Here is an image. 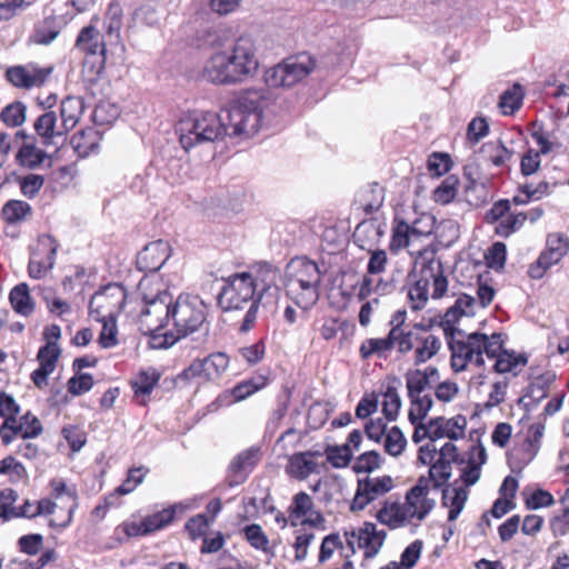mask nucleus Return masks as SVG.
Segmentation results:
<instances>
[{
    "instance_id": "obj_1",
    "label": "nucleus",
    "mask_w": 569,
    "mask_h": 569,
    "mask_svg": "<svg viewBox=\"0 0 569 569\" xmlns=\"http://www.w3.org/2000/svg\"><path fill=\"white\" fill-rule=\"evenodd\" d=\"M269 100V91L264 88L246 89L236 94L216 114L222 133L230 137L246 138L257 133L261 124L262 109ZM219 134H221V131L216 130V138Z\"/></svg>"
},
{
    "instance_id": "obj_2",
    "label": "nucleus",
    "mask_w": 569,
    "mask_h": 569,
    "mask_svg": "<svg viewBox=\"0 0 569 569\" xmlns=\"http://www.w3.org/2000/svg\"><path fill=\"white\" fill-rule=\"evenodd\" d=\"M501 333H485L475 331L465 333L457 340L452 332L447 333V345L450 350V366L455 372H462L468 365L478 368L485 366L483 355L488 358H496L502 349Z\"/></svg>"
},
{
    "instance_id": "obj_3",
    "label": "nucleus",
    "mask_w": 569,
    "mask_h": 569,
    "mask_svg": "<svg viewBox=\"0 0 569 569\" xmlns=\"http://www.w3.org/2000/svg\"><path fill=\"white\" fill-rule=\"evenodd\" d=\"M321 271L318 264L306 258L290 260L286 268V293L299 308H312L320 296Z\"/></svg>"
},
{
    "instance_id": "obj_4",
    "label": "nucleus",
    "mask_w": 569,
    "mask_h": 569,
    "mask_svg": "<svg viewBox=\"0 0 569 569\" xmlns=\"http://www.w3.org/2000/svg\"><path fill=\"white\" fill-rule=\"evenodd\" d=\"M259 67L252 39L240 37L226 50H218L216 40V81L236 83L252 76Z\"/></svg>"
},
{
    "instance_id": "obj_5",
    "label": "nucleus",
    "mask_w": 569,
    "mask_h": 569,
    "mask_svg": "<svg viewBox=\"0 0 569 569\" xmlns=\"http://www.w3.org/2000/svg\"><path fill=\"white\" fill-rule=\"evenodd\" d=\"M221 279L223 280V286L216 297L217 303L222 310L221 320L241 326L242 317L240 319H232L231 316L241 312L247 306L249 308L258 298L257 291L252 287L250 274L248 272H236L227 278L222 276Z\"/></svg>"
},
{
    "instance_id": "obj_6",
    "label": "nucleus",
    "mask_w": 569,
    "mask_h": 569,
    "mask_svg": "<svg viewBox=\"0 0 569 569\" xmlns=\"http://www.w3.org/2000/svg\"><path fill=\"white\" fill-rule=\"evenodd\" d=\"M207 306L199 296H179L171 307V321L173 332H166L164 341H160L158 347L168 348L178 339L197 331L204 322Z\"/></svg>"
},
{
    "instance_id": "obj_7",
    "label": "nucleus",
    "mask_w": 569,
    "mask_h": 569,
    "mask_svg": "<svg viewBox=\"0 0 569 569\" xmlns=\"http://www.w3.org/2000/svg\"><path fill=\"white\" fill-rule=\"evenodd\" d=\"M144 306L140 311V326L147 333L151 335L152 346L159 348L160 341H164L166 332L162 329L171 321V307L173 306L171 295L163 290L158 291L149 298L143 296Z\"/></svg>"
},
{
    "instance_id": "obj_8",
    "label": "nucleus",
    "mask_w": 569,
    "mask_h": 569,
    "mask_svg": "<svg viewBox=\"0 0 569 569\" xmlns=\"http://www.w3.org/2000/svg\"><path fill=\"white\" fill-rule=\"evenodd\" d=\"M433 322L430 319L428 322L413 323L398 343V351L401 355H406L411 350L415 351L413 361L417 366L426 363L433 358L441 348L439 337L431 332Z\"/></svg>"
},
{
    "instance_id": "obj_9",
    "label": "nucleus",
    "mask_w": 569,
    "mask_h": 569,
    "mask_svg": "<svg viewBox=\"0 0 569 569\" xmlns=\"http://www.w3.org/2000/svg\"><path fill=\"white\" fill-rule=\"evenodd\" d=\"M313 68L315 62L309 56L291 57L266 70L264 83L269 88H290L307 78Z\"/></svg>"
},
{
    "instance_id": "obj_10",
    "label": "nucleus",
    "mask_w": 569,
    "mask_h": 569,
    "mask_svg": "<svg viewBox=\"0 0 569 569\" xmlns=\"http://www.w3.org/2000/svg\"><path fill=\"white\" fill-rule=\"evenodd\" d=\"M247 272L250 274L252 287H254L258 298L242 316L241 326H239V331L241 332H248L253 328L259 307L266 293L276 284L277 279V268L269 262H260Z\"/></svg>"
},
{
    "instance_id": "obj_11",
    "label": "nucleus",
    "mask_w": 569,
    "mask_h": 569,
    "mask_svg": "<svg viewBox=\"0 0 569 569\" xmlns=\"http://www.w3.org/2000/svg\"><path fill=\"white\" fill-rule=\"evenodd\" d=\"M127 291L120 283H108L90 299L89 315L94 320L117 318L126 303Z\"/></svg>"
},
{
    "instance_id": "obj_12",
    "label": "nucleus",
    "mask_w": 569,
    "mask_h": 569,
    "mask_svg": "<svg viewBox=\"0 0 569 569\" xmlns=\"http://www.w3.org/2000/svg\"><path fill=\"white\" fill-rule=\"evenodd\" d=\"M437 247L427 246L418 251L415 266L419 269V278H427L432 281V299L442 298L448 290V279L443 273L442 262L436 258Z\"/></svg>"
},
{
    "instance_id": "obj_13",
    "label": "nucleus",
    "mask_w": 569,
    "mask_h": 569,
    "mask_svg": "<svg viewBox=\"0 0 569 569\" xmlns=\"http://www.w3.org/2000/svg\"><path fill=\"white\" fill-rule=\"evenodd\" d=\"M437 247L427 246L418 251L415 266L419 269V278H427L432 281V299L442 298L448 290V279L443 273L442 262L436 258Z\"/></svg>"
},
{
    "instance_id": "obj_14",
    "label": "nucleus",
    "mask_w": 569,
    "mask_h": 569,
    "mask_svg": "<svg viewBox=\"0 0 569 569\" xmlns=\"http://www.w3.org/2000/svg\"><path fill=\"white\" fill-rule=\"evenodd\" d=\"M213 117L210 112L206 114H189L181 119L177 126L182 147L188 150L196 143L212 141Z\"/></svg>"
},
{
    "instance_id": "obj_15",
    "label": "nucleus",
    "mask_w": 569,
    "mask_h": 569,
    "mask_svg": "<svg viewBox=\"0 0 569 569\" xmlns=\"http://www.w3.org/2000/svg\"><path fill=\"white\" fill-rule=\"evenodd\" d=\"M33 129L37 140L41 146L49 149L52 148L57 152L67 140V130L62 124H58L57 114L54 111H46L40 114L34 123Z\"/></svg>"
},
{
    "instance_id": "obj_16",
    "label": "nucleus",
    "mask_w": 569,
    "mask_h": 569,
    "mask_svg": "<svg viewBox=\"0 0 569 569\" xmlns=\"http://www.w3.org/2000/svg\"><path fill=\"white\" fill-rule=\"evenodd\" d=\"M262 451L259 446H252L239 452L230 462L226 482L229 487L243 483L261 460Z\"/></svg>"
},
{
    "instance_id": "obj_17",
    "label": "nucleus",
    "mask_w": 569,
    "mask_h": 569,
    "mask_svg": "<svg viewBox=\"0 0 569 569\" xmlns=\"http://www.w3.org/2000/svg\"><path fill=\"white\" fill-rule=\"evenodd\" d=\"M53 72V67H39L36 63L10 67L6 72L7 80L20 89L43 86Z\"/></svg>"
},
{
    "instance_id": "obj_18",
    "label": "nucleus",
    "mask_w": 569,
    "mask_h": 569,
    "mask_svg": "<svg viewBox=\"0 0 569 569\" xmlns=\"http://www.w3.org/2000/svg\"><path fill=\"white\" fill-rule=\"evenodd\" d=\"M393 488V480L390 476L378 478H365L358 480L356 496L351 503V510H363L370 502L383 496Z\"/></svg>"
},
{
    "instance_id": "obj_19",
    "label": "nucleus",
    "mask_w": 569,
    "mask_h": 569,
    "mask_svg": "<svg viewBox=\"0 0 569 569\" xmlns=\"http://www.w3.org/2000/svg\"><path fill=\"white\" fill-rule=\"evenodd\" d=\"M346 537L352 553H355L353 543L357 538L359 548L365 549V557L367 559H371L376 557L382 547L386 532L383 530H377L376 525L372 522H365L358 535L355 531H351L346 532Z\"/></svg>"
},
{
    "instance_id": "obj_20",
    "label": "nucleus",
    "mask_w": 569,
    "mask_h": 569,
    "mask_svg": "<svg viewBox=\"0 0 569 569\" xmlns=\"http://www.w3.org/2000/svg\"><path fill=\"white\" fill-rule=\"evenodd\" d=\"M171 248L164 240L148 243L137 256V268L143 272L158 271L170 258Z\"/></svg>"
},
{
    "instance_id": "obj_21",
    "label": "nucleus",
    "mask_w": 569,
    "mask_h": 569,
    "mask_svg": "<svg viewBox=\"0 0 569 569\" xmlns=\"http://www.w3.org/2000/svg\"><path fill=\"white\" fill-rule=\"evenodd\" d=\"M475 305L476 299L472 296L463 293L456 300L455 305L446 311L439 322L446 338L448 332H452L456 340L465 336L466 332L462 329L456 328L455 322L458 321L461 316L473 315Z\"/></svg>"
},
{
    "instance_id": "obj_22",
    "label": "nucleus",
    "mask_w": 569,
    "mask_h": 569,
    "mask_svg": "<svg viewBox=\"0 0 569 569\" xmlns=\"http://www.w3.org/2000/svg\"><path fill=\"white\" fill-rule=\"evenodd\" d=\"M429 425L432 435V442L442 438L458 440L465 436L467 419L462 415H457L449 419L445 417H436L429 420Z\"/></svg>"
},
{
    "instance_id": "obj_23",
    "label": "nucleus",
    "mask_w": 569,
    "mask_h": 569,
    "mask_svg": "<svg viewBox=\"0 0 569 569\" xmlns=\"http://www.w3.org/2000/svg\"><path fill=\"white\" fill-rule=\"evenodd\" d=\"M178 509L183 511V506L173 505L151 516H148L139 525L133 523L129 528L128 533L133 536H146L153 531L160 530L173 520Z\"/></svg>"
},
{
    "instance_id": "obj_24",
    "label": "nucleus",
    "mask_w": 569,
    "mask_h": 569,
    "mask_svg": "<svg viewBox=\"0 0 569 569\" xmlns=\"http://www.w3.org/2000/svg\"><path fill=\"white\" fill-rule=\"evenodd\" d=\"M178 509L183 511V506L173 505L151 516H148L139 525L133 523L129 528L128 533L133 536H146L153 531L160 530L173 520Z\"/></svg>"
},
{
    "instance_id": "obj_25",
    "label": "nucleus",
    "mask_w": 569,
    "mask_h": 569,
    "mask_svg": "<svg viewBox=\"0 0 569 569\" xmlns=\"http://www.w3.org/2000/svg\"><path fill=\"white\" fill-rule=\"evenodd\" d=\"M59 244L58 242L49 234H42L38 240V250H48L46 261L37 260V253L33 252L32 258L30 259L28 271L29 276L34 279H40L43 273L52 269L56 262V256L58 251Z\"/></svg>"
},
{
    "instance_id": "obj_26",
    "label": "nucleus",
    "mask_w": 569,
    "mask_h": 569,
    "mask_svg": "<svg viewBox=\"0 0 569 569\" xmlns=\"http://www.w3.org/2000/svg\"><path fill=\"white\" fill-rule=\"evenodd\" d=\"M556 378L557 376L553 371H546L536 377L527 387L525 396L518 400V403L522 405L526 411L529 412L531 410L530 403L525 402V398H530L532 407H536L548 396V390Z\"/></svg>"
},
{
    "instance_id": "obj_27",
    "label": "nucleus",
    "mask_w": 569,
    "mask_h": 569,
    "mask_svg": "<svg viewBox=\"0 0 569 569\" xmlns=\"http://www.w3.org/2000/svg\"><path fill=\"white\" fill-rule=\"evenodd\" d=\"M395 346L398 347V339H396V331L393 330L389 331L385 338L366 339L360 346L359 353L362 359H369L372 356L386 359Z\"/></svg>"
},
{
    "instance_id": "obj_28",
    "label": "nucleus",
    "mask_w": 569,
    "mask_h": 569,
    "mask_svg": "<svg viewBox=\"0 0 569 569\" xmlns=\"http://www.w3.org/2000/svg\"><path fill=\"white\" fill-rule=\"evenodd\" d=\"M411 518L403 503L398 501H385L382 508L377 512V520L390 529L403 527Z\"/></svg>"
},
{
    "instance_id": "obj_29",
    "label": "nucleus",
    "mask_w": 569,
    "mask_h": 569,
    "mask_svg": "<svg viewBox=\"0 0 569 569\" xmlns=\"http://www.w3.org/2000/svg\"><path fill=\"white\" fill-rule=\"evenodd\" d=\"M320 456L319 452L305 451L293 453L288 461L287 472L299 480L307 479L313 472H317V462L313 457Z\"/></svg>"
},
{
    "instance_id": "obj_30",
    "label": "nucleus",
    "mask_w": 569,
    "mask_h": 569,
    "mask_svg": "<svg viewBox=\"0 0 569 569\" xmlns=\"http://www.w3.org/2000/svg\"><path fill=\"white\" fill-rule=\"evenodd\" d=\"M76 47L88 54H99L102 58L106 56V43L102 36L92 24L81 29L76 41Z\"/></svg>"
},
{
    "instance_id": "obj_31",
    "label": "nucleus",
    "mask_w": 569,
    "mask_h": 569,
    "mask_svg": "<svg viewBox=\"0 0 569 569\" xmlns=\"http://www.w3.org/2000/svg\"><path fill=\"white\" fill-rule=\"evenodd\" d=\"M49 158L48 152L39 148L37 142L22 143L16 154L17 162L30 170L39 168Z\"/></svg>"
},
{
    "instance_id": "obj_32",
    "label": "nucleus",
    "mask_w": 569,
    "mask_h": 569,
    "mask_svg": "<svg viewBox=\"0 0 569 569\" xmlns=\"http://www.w3.org/2000/svg\"><path fill=\"white\" fill-rule=\"evenodd\" d=\"M467 499L468 492L462 487H446L442 490V506L449 508V521H455L459 517L463 510Z\"/></svg>"
},
{
    "instance_id": "obj_33",
    "label": "nucleus",
    "mask_w": 569,
    "mask_h": 569,
    "mask_svg": "<svg viewBox=\"0 0 569 569\" xmlns=\"http://www.w3.org/2000/svg\"><path fill=\"white\" fill-rule=\"evenodd\" d=\"M197 21L201 20L208 26L203 29V36L200 33L197 36V46L213 48V40L211 39V16L213 12V0H198L194 3Z\"/></svg>"
},
{
    "instance_id": "obj_34",
    "label": "nucleus",
    "mask_w": 569,
    "mask_h": 569,
    "mask_svg": "<svg viewBox=\"0 0 569 569\" xmlns=\"http://www.w3.org/2000/svg\"><path fill=\"white\" fill-rule=\"evenodd\" d=\"M186 531L192 540L203 537L201 551L203 553L213 552V538L206 537L209 528L208 519L203 515H198L189 519L184 526Z\"/></svg>"
},
{
    "instance_id": "obj_35",
    "label": "nucleus",
    "mask_w": 569,
    "mask_h": 569,
    "mask_svg": "<svg viewBox=\"0 0 569 569\" xmlns=\"http://www.w3.org/2000/svg\"><path fill=\"white\" fill-rule=\"evenodd\" d=\"M82 113V101L76 97H67L60 104V117L62 127L69 132L78 123Z\"/></svg>"
},
{
    "instance_id": "obj_36",
    "label": "nucleus",
    "mask_w": 569,
    "mask_h": 569,
    "mask_svg": "<svg viewBox=\"0 0 569 569\" xmlns=\"http://www.w3.org/2000/svg\"><path fill=\"white\" fill-rule=\"evenodd\" d=\"M13 310L22 316H29L33 311V303L29 295L27 283H19L13 287L9 295Z\"/></svg>"
},
{
    "instance_id": "obj_37",
    "label": "nucleus",
    "mask_w": 569,
    "mask_h": 569,
    "mask_svg": "<svg viewBox=\"0 0 569 569\" xmlns=\"http://www.w3.org/2000/svg\"><path fill=\"white\" fill-rule=\"evenodd\" d=\"M432 283L427 278H419L408 289V300L410 308L415 311L421 310L428 302L429 299V287Z\"/></svg>"
},
{
    "instance_id": "obj_38",
    "label": "nucleus",
    "mask_w": 569,
    "mask_h": 569,
    "mask_svg": "<svg viewBox=\"0 0 569 569\" xmlns=\"http://www.w3.org/2000/svg\"><path fill=\"white\" fill-rule=\"evenodd\" d=\"M562 257L559 256L557 250L545 249L538 257L535 263L530 264L528 274L531 279H541L547 270L553 264H557Z\"/></svg>"
},
{
    "instance_id": "obj_39",
    "label": "nucleus",
    "mask_w": 569,
    "mask_h": 569,
    "mask_svg": "<svg viewBox=\"0 0 569 569\" xmlns=\"http://www.w3.org/2000/svg\"><path fill=\"white\" fill-rule=\"evenodd\" d=\"M213 369L212 356L209 355L203 359L194 360L188 369L183 371L187 379H198V383L209 382L211 379V371Z\"/></svg>"
},
{
    "instance_id": "obj_40",
    "label": "nucleus",
    "mask_w": 569,
    "mask_h": 569,
    "mask_svg": "<svg viewBox=\"0 0 569 569\" xmlns=\"http://www.w3.org/2000/svg\"><path fill=\"white\" fill-rule=\"evenodd\" d=\"M522 99V88L520 84L515 83L511 88L501 93L498 106L503 114H512L521 108Z\"/></svg>"
},
{
    "instance_id": "obj_41",
    "label": "nucleus",
    "mask_w": 569,
    "mask_h": 569,
    "mask_svg": "<svg viewBox=\"0 0 569 569\" xmlns=\"http://www.w3.org/2000/svg\"><path fill=\"white\" fill-rule=\"evenodd\" d=\"M122 9L119 3H110L104 18V29L111 41L120 40V30L122 26Z\"/></svg>"
},
{
    "instance_id": "obj_42",
    "label": "nucleus",
    "mask_w": 569,
    "mask_h": 569,
    "mask_svg": "<svg viewBox=\"0 0 569 569\" xmlns=\"http://www.w3.org/2000/svg\"><path fill=\"white\" fill-rule=\"evenodd\" d=\"M31 212V206L22 200H9L2 208V217L9 224L26 220Z\"/></svg>"
},
{
    "instance_id": "obj_43",
    "label": "nucleus",
    "mask_w": 569,
    "mask_h": 569,
    "mask_svg": "<svg viewBox=\"0 0 569 569\" xmlns=\"http://www.w3.org/2000/svg\"><path fill=\"white\" fill-rule=\"evenodd\" d=\"M411 401V408L408 413L409 421L411 425H416L418 421H422L430 409L432 408L433 400L430 395H417L413 398H409Z\"/></svg>"
},
{
    "instance_id": "obj_44",
    "label": "nucleus",
    "mask_w": 569,
    "mask_h": 569,
    "mask_svg": "<svg viewBox=\"0 0 569 569\" xmlns=\"http://www.w3.org/2000/svg\"><path fill=\"white\" fill-rule=\"evenodd\" d=\"M268 385V378L266 376H257L250 379L243 380L237 383L233 389V395L236 396V400L242 401L253 395L254 392L261 390Z\"/></svg>"
},
{
    "instance_id": "obj_45",
    "label": "nucleus",
    "mask_w": 569,
    "mask_h": 569,
    "mask_svg": "<svg viewBox=\"0 0 569 569\" xmlns=\"http://www.w3.org/2000/svg\"><path fill=\"white\" fill-rule=\"evenodd\" d=\"M70 143L77 152V154L81 158L88 157L98 148L96 141V133L93 131H90L88 133L84 131L74 133L71 137Z\"/></svg>"
},
{
    "instance_id": "obj_46",
    "label": "nucleus",
    "mask_w": 569,
    "mask_h": 569,
    "mask_svg": "<svg viewBox=\"0 0 569 569\" xmlns=\"http://www.w3.org/2000/svg\"><path fill=\"white\" fill-rule=\"evenodd\" d=\"M27 107L21 101H13L6 106L1 113L0 119L9 127H19L26 121Z\"/></svg>"
},
{
    "instance_id": "obj_47",
    "label": "nucleus",
    "mask_w": 569,
    "mask_h": 569,
    "mask_svg": "<svg viewBox=\"0 0 569 569\" xmlns=\"http://www.w3.org/2000/svg\"><path fill=\"white\" fill-rule=\"evenodd\" d=\"M527 220L526 212L505 216L496 226L495 232L501 238H508L519 230Z\"/></svg>"
},
{
    "instance_id": "obj_48",
    "label": "nucleus",
    "mask_w": 569,
    "mask_h": 569,
    "mask_svg": "<svg viewBox=\"0 0 569 569\" xmlns=\"http://www.w3.org/2000/svg\"><path fill=\"white\" fill-rule=\"evenodd\" d=\"M382 463L381 455L376 450H370L357 457L352 465V470L356 473H370L380 468Z\"/></svg>"
},
{
    "instance_id": "obj_49",
    "label": "nucleus",
    "mask_w": 569,
    "mask_h": 569,
    "mask_svg": "<svg viewBox=\"0 0 569 569\" xmlns=\"http://www.w3.org/2000/svg\"><path fill=\"white\" fill-rule=\"evenodd\" d=\"M383 446L386 452L392 457H398L403 452L407 446V439L399 427L393 426L390 428L386 433Z\"/></svg>"
},
{
    "instance_id": "obj_50",
    "label": "nucleus",
    "mask_w": 569,
    "mask_h": 569,
    "mask_svg": "<svg viewBox=\"0 0 569 569\" xmlns=\"http://www.w3.org/2000/svg\"><path fill=\"white\" fill-rule=\"evenodd\" d=\"M326 456L328 462H330L333 468H345L352 459V451L349 443H343L341 446H328L326 449Z\"/></svg>"
},
{
    "instance_id": "obj_51",
    "label": "nucleus",
    "mask_w": 569,
    "mask_h": 569,
    "mask_svg": "<svg viewBox=\"0 0 569 569\" xmlns=\"http://www.w3.org/2000/svg\"><path fill=\"white\" fill-rule=\"evenodd\" d=\"M482 150L488 154L489 161L495 167H502L510 160L512 152L501 142H487L483 144Z\"/></svg>"
},
{
    "instance_id": "obj_52",
    "label": "nucleus",
    "mask_w": 569,
    "mask_h": 569,
    "mask_svg": "<svg viewBox=\"0 0 569 569\" xmlns=\"http://www.w3.org/2000/svg\"><path fill=\"white\" fill-rule=\"evenodd\" d=\"M160 379V373L156 369L141 371L132 382V389L136 395H149Z\"/></svg>"
},
{
    "instance_id": "obj_53",
    "label": "nucleus",
    "mask_w": 569,
    "mask_h": 569,
    "mask_svg": "<svg viewBox=\"0 0 569 569\" xmlns=\"http://www.w3.org/2000/svg\"><path fill=\"white\" fill-rule=\"evenodd\" d=\"M401 408V399L398 390L393 386H388L383 392L382 412L387 420L393 421L397 419Z\"/></svg>"
},
{
    "instance_id": "obj_54",
    "label": "nucleus",
    "mask_w": 569,
    "mask_h": 569,
    "mask_svg": "<svg viewBox=\"0 0 569 569\" xmlns=\"http://www.w3.org/2000/svg\"><path fill=\"white\" fill-rule=\"evenodd\" d=\"M452 463L437 458L429 468V479L435 489L441 488L451 477Z\"/></svg>"
},
{
    "instance_id": "obj_55",
    "label": "nucleus",
    "mask_w": 569,
    "mask_h": 569,
    "mask_svg": "<svg viewBox=\"0 0 569 569\" xmlns=\"http://www.w3.org/2000/svg\"><path fill=\"white\" fill-rule=\"evenodd\" d=\"M148 472L149 469L144 466L131 468L128 471L124 481L116 489V492L119 495H128L132 492L140 483H142Z\"/></svg>"
},
{
    "instance_id": "obj_56",
    "label": "nucleus",
    "mask_w": 569,
    "mask_h": 569,
    "mask_svg": "<svg viewBox=\"0 0 569 569\" xmlns=\"http://www.w3.org/2000/svg\"><path fill=\"white\" fill-rule=\"evenodd\" d=\"M406 387L408 397L413 398L417 395H421L429 387V383L426 375L420 369H416L406 373Z\"/></svg>"
},
{
    "instance_id": "obj_57",
    "label": "nucleus",
    "mask_w": 569,
    "mask_h": 569,
    "mask_svg": "<svg viewBox=\"0 0 569 569\" xmlns=\"http://www.w3.org/2000/svg\"><path fill=\"white\" fill-rule=\"evenodd\" d=\"M117 318H107L103 320H97L102 323V329L99 335V343L102 348H112L118 345L117 338Z\"/></svg>"
},
{
    "instance_id": "obj_58",
    "label": "nucleus",
    "mask_w": 569,
    "mask_h": 569,
    "mask_svg": "<svg viewBox=\"0 0 569 569\" xmlns=\"http://www.w3.org/2000/svg\"><path fill=\"white\" fill-rule=\"evenodd\" d=\"M451 169V159L448 153L435 152L428 159V170L431 176L441 177Z\"/></svg>"
},
{
    "instance_id": "obj_59",
    "label": "nucleus",
    "mask_w": 569,
    "mask_h": 569,
    "mask_svg": "<svg viewBox=\"0 0 569 569\" xmlns=\"http://www.w3.org/2000/svg\"><path fill=\"white\" fill-rule=\"evenodd\" d=\"M44 184V177L41 174L30 173L19 180L20 190L27 198H34Z\"/></svg>"
},
{
    "instance_id": "obj_60",
    "label": "nucleus",
    "mask_w": 569,
    "mask_h": 569,
    "mask_svg": "<svg viewBox=\"0 0 569 569\" xmlns=\"http://www.w3.org/2000/svg\"><path fill=\"white\" fill-rule=\"evenodd\" d=\"M487 264L489 268L499 270L502 269L507 260V247L503 242H495L486 254Z\"/></svg>"
},
{
    "instance_id": "obj_61",
    "label": "nucleus",
    "mask_w": 569,
    "mask_h": 569,
    "mask_svg": "<svg viewBox=\"0 0 569 569\" xmlns=\"http://www.w3.org/2000/svg\"><path fill=\"white\" fill-rule=\"evenodd\" d=\"M68 391L72 396H80L93 387V378L90 373H80L68 380Z\"/></svg>"
},
{
    "instance_id": "obj_62",
    "label": "nucleus",
    "mask_w": 569,
    "mask_h": 569,
    "mask_svg": "<svg viewBox=\"0 0 569 569\" xmlns=\"http://www.w3.org/2000/svg\"><path fill=\"white\" fill-rule=\"evenodd\" d=\"M243 531L246 539L253 548L259 550H267L269 540L259 525L252 523L246 526Z\"/></svg>"
},
{
    "instance_id": "obj_63",
    "label": "nucleus",
    "mask_w": 569,
    "mask_h": 569,
    "mask_svg": "<svg viewBox=\"0 0 569 569\" xmlns=\"http://www.w3.org/2000/svg\"><path fill=\"white\" fill-rule=\"evenodd\" d=\"M422 550V541L421 540H415L412 543H410L401 553L400 557V566L402 569H411L415 567L417 561L420 558Z\"/></svg>"
},
{
    "instance_id": "obj_64",
    "label": "nucleus",
    "mask_w": 569,
    "mask_h": 569,
    "mask_svg": "<svg viewBox=\"0 0 569 569\" xmlns=\"http://www.w3.org/2000/svg\"><path fill=\"white\" fill-rule=\"evenodd\" d=\"M489 133V123L485 118H473L467 128L468 140L472 143L479 142Z\"/></svg>"
}]
</instances>
